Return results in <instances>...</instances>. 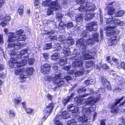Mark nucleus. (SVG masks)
I'll use <instances>...</instances> for the list:
<instances>
[{"label":"nucleus","instance_id":"nucleus-1","mask_svg":"<svg viewBox=\"0 0 125 125\" xmlns=\"http://www.w3.org/2000/svg\"><path fill=\"white\" fill-rule=\"evenodd\" d=\"M94 102V97H89L86 99L85 103L83 105L82 104L80 107H78L73 104L68 105V110L72 113H77L79 110L82 111L83 115L78 119V121L80 123H85L88 119L87 116L90 115L92 112L94 111L96 105L93 104Z\"/></svg>","mask_w":125,"mask_h":125},{"label":"nucleus","instance_id":"nucleus-2","mask_svg":"<svg viewBox=\"0 0 125 125\" xmlns=\"http://www.w3.org/2000/svg\"><path fill=\"white\" fill-rule=\"evenodd\" d=\"M123 10H120L116 12L115 14L111 16V18L107 19V24L109 26L107 27V30L106 34L107 36H110L111 40L118 41L120 37L118 35L119 31L118 30L115 31L113 29L115 28L117 25L122 26L124 24V22L121 21L117 17H121L124 14Z\"/></svg>","mask_w":125,"mask_h":125},{"label":"nucleus","instance_id":"nucleus-3","mask_svg":"<svg viewBox=\"0 0 125 125\" xmlns=\"http://www.w3.org/2000/svg\"><path fill=\"white\" fill-rule=\"evenodd\" d=\"M95 41L93 40V38H89L86 42V40L83 38L78 40L76 42V45L77 46L80 47V49L83 50V52L84 54V56L85 59L86 60L92 59L93 57L92 56L91 52L87 50L86 44L90 45L94 44Z\"/></svg>","mask_w":125,"mask_h":125},{"label":"nucleus","instance_id":"nucleus-4","mask_svg":"<svg viewBox=\"0 0 125 125\" xmlns=\"http://www.w3.org/2000/svg\"><path fill=\"white\" fill-rule=\"evenodd\" d=\"M72 57L69 59L73 61V65L75 67H77L80 69L79 70L76 71L75 73L76 77L82 75L85 71L84 68L82 66L83 61L81 59V55L79 53L76 54H73L72 55Z\"/></svg>","mask_w":125,"mask_h":125},{"label":"nucleus","instance_id":"nucleus-5","mask_svg":"<svg viewBox=\"0 0 125 125\" xmlns=\"http://www.w3.org/2000/svg\"><path fill=\"white\" fill-rule=\"evenodd\" d=\"M76 2L78 4L81 5L78 9L79 11L86 12L93 11L96 9L94 4L88 0H76Z\"/></svg>","mask_w":125,"mask_h":125},{"label":"nucleus","instance_id":"nucleus-6","mask_svg":"<svg viewBox=\"0 0 125 125\" xmlns=\"http://www.w3.org/2000/svg\"><path fill=\"white\" fill-rule=\"evenodd\" d=\"M61 43V45L60 43H55L54 47L55 49L53 51L55 52L58 51L61 49L62 48L63 51V53L64 56L67 57L71 54V52L70 50L67 43V40H64L60 41Z\"/></svg>","mask_w":125,"mask_h":125},{"label":"nucleus","instance_id":"nucleus-7","mask_svg":"<svg viewBox=\"0 0 125 125\" xmlns=\"http://www.w3.org/2000/svg\"><path fill=\"white\" fill-rule=\"evenodd\" d=\"M27 49H25L21 50L18 53H17L16 52L12 50L10 51V52H9V54L10 55L16 56L15 57H15H11L10 60V61L12 64V65L13 67L15 68V67L14 66V65L15 63L20 62L17 61V59L21 58V59L23 55L27 53Z\"/></svg>","mask_w":125,"mask_h":125},{"label":"nucleus","instance_id":"nucleus-8","mask_svg":"<svg viewBox=\"0 0 125 125\" xmlns=\"http://www.w3.org/2000/svg\"><path fill=\"white\" fill-rule=\"evenodd\" d=\"M33 70V68L18 69L15 71V73L16 75H19L21 79H24L26 78L27 76L32 75Z\"/></svg>","mask_w":125,"mask_h":125},{"label":"nucleus","instance_id":"nucleus-9","mask_svg":"<svg viewBox=\"0 0 125 125\" xmlns=\"http://www.w3.org/2000/svg\"><path fill=\"white\" fill-rule=\"evenodd\" d=\"M125 104V96H123L121 98L116 100L115 102L112 105L111 112L114 114L117 113L120 109L119 108Z\"/></svg>","mask_w":125,"mask_h":125},{"label":"nucleus","instance_id":"nucleus-10","mask_svg":"<svg viewBox=\"0 0 125 125\" xmlns=\"http://www.w3.org/2000/svg\"><path fill=\"white\" fill-rule=\"evenodd\" d=\"M21 62L15 63L14 64V66L15 68L17 67H20L23 66L27 64V62H28L29 64L30 65H33L34 62V59L33 58H31L29 59L28 55L26 56H22L21 58Z\"/></svg>","mask_w":125,"mask_h":125},{"label":"nucleus","instance_id":"nucleus-11","mask_svg":"<svg viewBox=\"0 0 125 125\" xmlns=\"http://www.w3.org/2000/svg\"><path fill=\"white\" fill-rule=\"evenodd\" d=\"M86 91V89L84 87H80L77 89V92L79 94V97H76L75 99V100L78 105H80L82 104V100L83 99L89 95V94H84Z\"/></svg>","mask_w":125,"mask_h":125},{"label":"nucleus","instance_id":"nucleus-12","mask_svg":"<svg viewBox=\"0 0 125 125\" xmlns=\"http://www.w3.org/2000/svg\"><path fill=\"white\" fill-rule=\"evenodd\" d=\"M116 4L115 2L114 1L109 3L107 4L106 9L108 10L107 11L108 15L111 16L113 15L116 10H119L120 9V6H116Z\"/></svg>","mask_w":125,"mask_h":125},{"label":"nucleus","instance_id":"nucleus-13","mask_svg":"<svg viewBox=\"0 0 125 125\" xmlns=\"http://www.w3.org/2000/svg\"><path fill=\"white\" fill-rule=\"evenodd\" d=\"M15 34L11 33L10 36H8V42H16L19 41H24L26 39V37L25 35H20L19 36L15 37Z\"/></svg>","mask_w":125,"mask_h":125},{"label":"nucleus","instance_id":"nucleus-14","mask_svg":"<svg viewBox=\"0 0 125 125\" xmlns=\"http://www.w3.org/2000/svg\"><path fill=\"white\" fill-rule=\"evenodd\" d=\"M57 0L52 1L50 3L49 8L48 9L47 14L50 15L53 14V12L54 10H57L59 7Z\"/></svg>","mask_w":125,"mask_h":125},{"label":"nucleus","instance_id":"nucleus-15","mask_svg":"<svg viewBox=\"0 0 125 125\" xmlns=\"http://www.w3.org/2000/svg\"><path fill=\"white\" fill-rule=\"evenodd\" d=\"M55 104L52 102L49 104L46 107L44 108L43 111L44 116L43 118V119L45 120L52 112Z\"/></svg>","mask_w":125,"mask_h":125},{"label":"nucleus","instance_id":"nucleus-16","mask_svg":"<svg viewBox=\"0 0 125 125\" xmlns=\"http://www.w3.org/2000/svg\"><path fill=\"white\" fill-rule=\"evenodd\" d=\"M60 77L61 75L60 74H56L55 76L53 79V81L54 84H57V86L58 87H61L65 83L64 79L60 78Z\"/></svg>","mask_w":125,"mask_h":125},{"label":"nucleus","instance_id":"nucleus-17","mask_svg":"<svg viewBox=\"0 0 125 125\" xmlns=\"http://www.w3.org/2000/svg\"><path fill=\"white\" fill-rule=\"evenodd\" d=\"M98 28V24L96 21L91 22L86 24V30L87 31L91 32L93 31H96Z\"/></svg>","mask_w":125,"mask_h":125},{"label":"nucleus","instance_id":"nucleus-18","mask_svg":"<svg viewBox=\"0 0 125 125\" xmlns=\"http://www.w3.org/2000/svg\"><path fill=\"white\" fill-rule=\"evenodd\" d=\"M50 66L48 64L46 63L41 66V72L44 74H48L49 73Z\"/></svg>","mask_w":125,"mask_h":125},{"label":"nucleus","instance_id":"nucleus-19","mask_svg":"<svg viewBox=\"0 0 125 125\" xmlns=\"http://www.w3.org/2000/svg\"><path fill=\"white\" fill-rule=\"evenodd\" d=\"M101 83L104 86L106 87L108 90H110L111 89V87L109 82L107 81L105 78L103 76L101 77Z\"/></svg>","mask_w":125,"mask_h":125},{"label":"nucleus","instance_id":"nucleus-20","mask_svg":"<svg viewBox=\"0 0 125 125\" xmlns=\"http://www.w3.org/2000/svg\"><path fill=\"white\" fill-rule=\"evenodd\" d=\"M56 116H58V117L60 119L62 118L63 119H66L70 118L71 115L68 112L64 111L62 112L61 114L58 115Z\"/></svg>","mask_w":125,"mask_h":125},{"label":"nucleus","instance_id":"nucleus-21","mask_svg":"<svg viewBox=\"0 0 125 125\" xmlns=\"http://www.w3.org/2000/svg\"><path fill=\"white\" fill-rule=\"evenodd\" d=\"M21 44L19 42L16 43H10L8 45V48H10L11 47H13L15 50H18L21 48Z\"/></svg>","mask_w":125,"mask_h":125},{"label":"nucleus","instance_id":"nucleus-22","mask_svg":"<svg viewBox=\"0 0 125 125\" xmlns=\"http://www.w3.org/2000/svg\"><path fill=\"white\" fill-rule=\"evenodd\" d=\"M83 17V15L81 14L78 15L76 17L74 21L77 24H80L82 22Z\"/></svg>","mask_w":125,"mask_h":125},{"label":"nucleus","instance_id":"nucleus-23","mask_svg":"<svg viewBox=\"0 0 125 125\" xmlns=\"http://www.w3.org/2000/svg\"><path fill=\"white\" fill-rule=\"evenodd\" d=\"M21 98L20 96L14 98L13 100V101L14 104V106L16 107L21 101Z\"/></svg>","mask_w":125,"mask_h":125},{"label":"nucleus","instance_id":"nucleus-24","mask_svg":"<svg viewBox=\"0 0 125 125\" xmlns=\"http://www.w3.org/2000/svg\"><path fill=\"white\" fill-rule=\"evenodd\" d=\"M49 41L51 42L52 43H54L55 41L57 40V37L56 35H50L47 39Z\"/></svg>","mask_w":125,"mask_h":125},{"label":"nucleus","instance_id":"nucleus-25","mask_svg":"<svg viewBox=\"0 0 125 125\" xmlns=\"http://www.w3.org/2000/svg\"><path fill=\"white\" fill-rule=\"evenodd\" d=\"M92 38L94 41L98 42L99 41V34L96 33H93Z\"/></svg>","mask_w":125,"mask_h":125},{"label":"nucleus","instance_id":"nucleus-26","mask_svg":"<svg viewBox=\"0 0 125 125\" xmlns=\"http://www.w3.org/2000/svg\"><path fill=\"white\" fill-rule=\"evenodd\" d=\"M94 14L93 13H90L86 14L85 16V19L86 21H89L94 16Z\"/></svg>","mask_w":125,"mask_h":125},{"label":"nucleus","instance_id":"nucleus-27","mask_svg":"<svg viewBox=\"0 0 125 125\" xmlns=\"http://www.w3.org/2000/svg\"><path fill=\"white\" fill-rule=\"evenodd\" d=\"M67 43L68 45V46L73 45L74 42V39L72 38L71 37H69L67 38Z\"/></svg>","mask_w":125,"mask_h":125},{"label":"nucleus","instance_id":"nucleus-28","mask_svg":"<svg viewBox=\"0 0 125 125\" xmlns=\"http://www.w3.org/2000/svg\"><path fill=\"white\" fill-rule=\"evenodd\" d=\"M58 28L59 30H62L66 29L65 24H64L63 21L61 20L59 21Z\"/></svg>","mask_w":125,"mask_h":125},{"label":"nucleus","instance_id":"nucleus-29","mask_svg":"<svg viewBox=\"0 0 125 125\" xmlns=\"http://www.w3.org/2000/svg\"><path fill=\"white\" fill-rule=\"evenodd\" d=\"M59 55L58 53L53 54L51 56V59L52 61H56L59 59Z\"/></svg>","mask_w":125,"mask_h":125},{"label":"nucleus","instance_id":"nucleus-30","mask_svg":"<svg viewBox=\"0 0 125 125\" xmlns=\"http://www.w3.org/2000/svg\"><path fill=\"white\" fill-rule=\"evenodd\" d=\"M60 119L58 117V116H56L53 121V123L54 124V125H63L61 122L60 121Z\"/></svg>","mask_w":125,"mask_h":125},{"label":"nucleus","instance_id":"nucleus-31","mask_svg":"<svg viewBox=\"0 0 125 125\" xmlns=\"http://www.w3.org/2000/svg\"><path fill=\"white\" fill-rule=\"evenodd\" d=\"M94 64V61L92 60H89L86 62L85 63V66L87 68H89Z\"/></svg>","mask_w":125,"mask_h":125},{"label":"nucleus","instance_id":"nucleus-32","mask_svg":"<svg viewBox=\"0 0 125 125\" xmlns=\"http://www.w3.org/2000/svg\"><path fill=\"white\" fill-rule=\"evenodd\" d=\"M65 24L66 29H69L73 27V23L71 21H68L66 22Z\"/></svg>","mask_w":125,"mask_h":125},{"label":"nucleus","instance_id":"nucleus-33","mask_svg":"<svg viewBox=\"0 0 125 125\" xmlns=\"http://www.w3.org/2000/svg\"><path fill=\"white\" fill-rule=\"evenodd\" d=\"M23 32V31L21 29L19 30L18 31L16 32L13 33L12 32H10L9 33V35L8 36H10L11 33H13V34H15V37L19 36Z\"/></svg>","mask_w":125,"mask_h":125},{"label":"nucleus","instance_id":"nucleus-34","mask_svg":"<svg viewBox=\"0 0 125 125\" xmlns=\"http://www.w3.org/2000/svg\"><path fill=\"white\" fill-rule=\"evenodd\" d=\"M61 58L59 61V64L61 66H63L66 62V58Z\"/></svg>","mask_w":125,"mask_h":125},{"label":"nucleus","instance_id":"nucleus-35","mask_svg":"<svg viewBox=\"0 0 125 125\" xmlns=\"http://www.w3.org/2000/svg\"><path fill=\"white\" fill-rule=\"evenodd\" d=\"M52 46L51 43H47L44 45L43 47V49L44 50H47L52 48Z\"/></svg>","mask_w":125,"mask_h":125},{"label":"nucleus","instance_id":"nucleus-36","mask_svg":"<svg viewBox=\"0 0 125 125\" xmlns=\"http://www.w3.org/2000/svg\"><path fill=\"white\" fill-rule=\"evenodd\" d=\"M67 124L68 125H77V124L76 121L73 119L68 121Z\"/></svg>","mask_w":125,"mask_h":125},{"label":"nucleus","instance_id":"nucleus-37","mask_svg":"<svg viewBox=\"0 0 125 125\" xmlns=\"http://www.w3.org/2000/svg\"><path fill=\"white\" fill-rule=\"evenodd\" d=\"M87 31H84L82 34V36L84 38H87L88 37H90V35L89 32H87Z\"/></svg>","mask_w":125,"mask_h":125},{"label":"nucleus","instance_id":"nucleus-38","mask_svg":"<svg viewBox=\"0 0 125 125\" xmlns=\"http://www.w3.org/2000/svg\"><path fill=\"white\" fill-rule=\"evenodd\" d=\"M45 33L48 36L54 34L55 32V31L54 30H51L49 31H45Z\"/></svg>","mask_w":125,"mask_h":125},{"label":"nucleus","instance_id":"nucleus-39","mask_svg":"<svg viewBox=\"0 0 125 125\" xmlns=\"http://www.w3.org/2000/svg\"><path fill=\"white\" fill-rule=\"evenodd\" d=\"M93 80L91 78H89L84 82V83L86 84V85H90L93 82Z\"/></svg>","mask_w":125,"mask_h":125},{"label":"nucleus","instance_id":"nucleus-40","mask_svg":"<svg viewBox=\"0 0 125 125\" xmlns=\"http://www.w3.org/2000/svg\"><path fill=\"white\" fill-rule=\"evenodd\" d=\"M105 92L104 88L103 87L100 88L98 89L96 93L98 94L101 95L102 94L104 93Z\"/></svg>","mask_w":125,"mask_h":125},{"label":"nucleus","instance_id":"nucleus-41","mask_svg":"<svg viewBox=\"0 0 125 125\" xmlns=\"http://www.w3.org/2000/svg\"><path fill=\"white\" fill-rule=\"evenodd\" d=\"M24 6L22 5L20 6V7L18 10L19 14L20 15H22L23 13V9Z\"/></svg>","mask_w":125,"mask_h":125},{"label":"nucleus","instance_id":"nucleus-42","mask_svg":"<svg viewBox=\"0 0 125 125\" xmlns=\"http://www.w3.org/2000/svg\"><path fill=\"white\" fill-rule=\"evenodd\" d=\"M70 101L69 99L67 97L66 98L62 100L63 104L64 106L66 105Z\"/></svg>","mask_w":125,"mask_h":125},{"label":"nucleus","instance_id":"nucleus-43","mask_svg":"<svg viewBox=\"0 0 125 125\" xmlns=\"http://www.w3.org/2000/svg\"><path fill=\"white\" fill-rule=\"evenodd\" d=\"M119 67L125 70V63L123 61H121L120 63Z\"/></svg>","mask_w":125,"mask_h":125},{"label":"nucleus","instance_id":"nucleus-44","mask_svg":"<svg viewBox=\"0 0 125 125\" xmlns=\"http://www.w3.org/2000/svg\"><path fill=\"white\" fill-rule=\"evenodd\" d=\"M25 110L27 113L28 114H32L33 111V109L29 108H26Z\"/></svg>","mask_w":125,"mask_h":125},{"label":"nucleus","instance_id":"nucleus-45","mask_svg":"<svg viewBox=\"0 0 125 125\" xmlns=\"http://www.w3.org/2000/svg\"><path fill=\"white\" fill-rule=\"evenodd\" d=\"M52 0H46L43 2L42 5L44 6H48L49 5V2Z\"/></svg>","mask_w":125,"mask_h":125},{"label":"nucleus","instance_id":"nucleus-46","mask_svg":"<svg viewBox=\"0 0 125 125\" xmlns=\"http://www.w3.org/2000/svg\"><path fill=\"white\" fill-rule=\"evenodd\" d=\"M112 59L113 61L116 63V66L118 67L119 65L120 64V63L119 62V60L118 59L114 57H112Z\"/></svg>","mask_w":125,"mask_h":125},{"label":"nucleus","instance_id":"nucleus-47","mask_svg":"<svg viewBox=\"0 0 125 125\" xmlns=\"http://www.w3.org/2000/svg\"><path fill=\"white\" fill-rule=\"evenodd\" d=\"M43 58L44 61H46L49 57V54L48 53H43Z\"/></svg>","mask_w":125,"mask_h":125},{"label":"nucleus","instance_id":"nucleus-48","mask_svg":"<svg viewBox=\"0 0 125 125\" xmlns=\"http://www.w3.org/2000/svg\"><path fill=\"white\" fill-rule=\"evenodd\" d=\"M8 23V22H7V21H5V20L2 21L1 23H0V25L2 27H3L6 25Z\"/></svg>","mask_w":125,"mask_h":125},{"label":"nucleus","instance_id":"nucleus-49","mask_svg":"<svg viewBox=\"0 0 125 125\" xmlns=\"http://www.w3.org/2000/svg\"><path fill=\"white\" fill-rule=\"evenodd\" d=\"M65 39L64 35H60L59 36L58 38H57V40H58L59 41H61Z\"/></svg>","mask_w":125,"mask_h":125},{"label":"nucleus","instance_id":"nucleus-50","mask_svg":"<svg viewBox=\"0 0 125 125\" xmlns=\"http://www.w3.org/2000/svg\"><path fill=\"white\" fill-rule=\"evenodd\" d=\"M64 78L67 81H69L72 79L71 77L70 76L68 75L65 76L64 77Z\"/></svg>","mask_w":125,"mask_h":125},{"label":"nucleus","instance_id":"nucleus-51","mask_svg":"<svg viewBox=\"0 0 125 125\" xmlns=\"http://www.w3.org/2000/svg\"><path fill=\"white\" fill-rule=\"evenodd\" d=\"M46 97L48 98V99L52 100L53 97V96L50 94L49 93H48Z\"/></svg>","mask_w":125,"mask_h":125},{"label":"nucleus","instance_id":"nucleus-52","mask_svg":"<svg viewBox=\"0 0 125 125\" xmlns=\"http://www.w3.org/2000/svg\"><path fill=\"white\" fill-rule=\"evenodd\" d=\"M102 68L104 69H109V67L106 64H104L102 65Z\"/></svg>","mask_w":125,"mask_h":125},{"label":"nucleus","instance_id":"nucleus-53","mask_svg":"<svg viewBox=\"0 0 125 125\" xmlns=\"http://www.w3.org/2000/svg\"><path fill=\"white\" fill-rule=\"evenodd\" d=\"M11 19V17L10 16H6L4 18V20L5 21H7V22L8 21H10Z\"/></svg>","mask_w":125,"mask_h":125},{"label":"nucleus","instance_id":"nucleus-54","mask_svg":"<svg viewBox=\"0 0 125 125\" xmlns=\"http://www.w3.org/2000/svg\"><path fill=\"white\" fill-rule=\"evenodd\" d=\"M54 19L53 18H51L50 19L47 20L46 22V23L47 24L50 23L51 22H54Z\"/></svg>","mask_w":125,"mask_h":125},{"label":"nucleus","instance_id":"nucleus-55","mask_svg":"<svg viewBox=\"0 0 125 125\" xmlns=\"http://www.w3.org/2000/svg\"><path fill=\"white\" fill-rule=\"evenodd\" d=\"M74 95V93H72L71 95L70 96H68L67 97L70 100L71 99L73 98Z\"/></svg>","mask_w":125,"mask_h":125},{"label":"nucleus","instance_id":"nucleus-56","mask_svg":"<svg viewBox=\"0 0 125 125\" xmlns=\"http://www.w3.org/2000/svg\"><path fill=\"white\" fill-rule=\"evenodd\" d=\"M71 67V66L70 65H68L65 66L64 67V68L66 70H69Z\"/></svg>","mask_w":125,"mask_h":125},{"label":"nucleus","instance_id":"nucleus-57","mask_svg":"<svg viewBox=\"0 0 125 125\" xmlns=\"http://www.w3.org/2000/svg\"><path fill=\"white\" fill-rule=\"evenodd\" d=\"M3 41L2 35L0 34V43L1 44L3 43Z\"/></svg>","mask_w":125,"mask_h":125},{"label":"nucleus","instance_id":"nucleus-58","mask_svg":"<svg viewBox=\"0 0 125 125\" xmlns=\"http://www.w3.org/2000/svg\"><path fill=\"white\" fill-rule=\"evenodd\" d=\"M103 15L99 16L100 21L101 23H102V22H103Z\"/></svg>","mask_w":125,"mask_h":125},{"label":"nucleus","instance_id":"nucleus-59","mask_svg":"<svg viewBox=\"0 0 125 125\" xmlns=\"http://www.w3.org/2000/svg\"><path fill=\"white\" fill-rule=\"evenodd\" d=\"M16 114L15 113L11 114H9V116L11 118H13L15 116Z\"/></svg>","mask_w":125,"mask_h":125},{"label":"nucleus","instance_id":"nucleus-60","mask_svg":"<svg viewBox=\"0 0 125 125\" xmlns=\"http://www.w3.org/2000/svg\"><path fill=\"white\" fill-rule=\"evenodd\" d=\"M22 107H23V108L24 109H26V103H25V102L22 103Z\"/></svg>","mask_w":125,"mask_h":125},{"label":"nucleus","instance_id":"nucleus-61","mask_svg":"<svg viewBox=\"0 0 125 125\" xmlns=\"http://www.w3.org/2000/svg\"><path fill=\"white\" fill-rule=\"evenodd\" d=\"M39 4V1L38 0H35L34 3V5L36 6H37Z\"/></svg>","mask_w":125,"mask_h":125},{"label":"nucleus","instance_id":"nucleus-62","mask_svg":"<svg viewBox=\"0 0 125 125\" xmlns=\"http://www.w3.org/2000/svg\"><path fill=\"white\" fill-rule=\"evenodd\" d=\"M53 68L54 70H57L58 69V67L56 64H55L53 67Z\"/></svg>","mask_w":125,"mask_h":125},{"label":"nucleus","instance_id":"nucleus-63","mask_svg":"<svg viewBox=\"0 0 125 125\" xmlns=\"http://www.w3.org/2000/svg\"><path fill=\"white\" fill-rule=\"evenodd\" d=\"M100 125H106L105 123L104 120H101V121Z\"/></svg>","mask_w":125,"mask_h":125},{"label":"nucleus","instance_id":"nucleus-64","mask_svg":"<svg viewBox=\"0 0 125 125\" xmlns=\"http://www.w3.org/2000/svg\"><path fill=\"white\" fill-rule=\"evenodd\" d=\"M97 113L96 112H95V113H94V115L93 116V120H94L95 119V118L96 116H97Z\"/></svg>","mask_w":125,"mask_h":125}]
</instances>
